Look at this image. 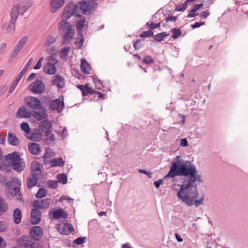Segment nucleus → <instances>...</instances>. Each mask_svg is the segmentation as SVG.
<instances>
[{
  "label": "nucleus",
  "instance_id": "1",
  "mask_svg": "<svg viewBox=\"0 0 248 248\" xmlns=\"http://www.w3.org/2000/svg\"><path fill=\"white\" fill-rule=\"evenodd\" d=\"M175 159V161L171 162L170 171L164 179L177 176H185L182 180L183 184L180 186L177 193L179 199L187 206L194 205L197 207L203 204L204 198L203 196L198 197L196 184L197 182H202L201 175L197 173L196 167L190 161H185L180 156H177Z\"/></svg>",
  "mask_w": 248,
  "mask_h": 248
},
{
  "label": "nucleus",
  "instance_id": "2",
  "mask_svg": "<svg viewBox=\"0 0 248 248\" xmlns=\"http://www.w3.org/2000/svg\"><path fill=\"white\" fill-rule=\"evenodd\" d=\"M25 102L32 112V116L37 121H43L47 117L45 108L42 106L40 99L34 96H28L25 98Z\"/></svg>",
  "mask_w": 248,
  "mask_h": 248
},
{
  "label": "nucleus",
  "instance_id": "3",
  "mask_svg": "<svg viewBox=\"0 0 248 248\" xmlns=\"http://www.w3.org/2000/svg\"><path fill=\"white\" fill-rule=\"evenodd\" d=\"M4 159L12 169L18 172L23 171L26 167L23 158H21L17 152H13L4 155Z\"/></svg>",
  "mask_w": 248,
  "mask_h": 248
},
{
  "label": "nucleus",
  "instance_id": "4",
  "mask_svg": "<svg viewBox=\"0 0 248 248\" xmlns=\"http://www.w3.org/2000/svg\"><path fill=\"white\" fill-rule=\"evenodd\" d=\"M78 4L79 10L82 11V13L86 15L92 14L96 7L97 4L93 1H87L82 0Z\"/></svg>",
  "mask_w": 248,
  "mask_h": 248
},
{
  "label": "nucleus",
  "instance_id": "5",
  "mask_svg": "<svg viewBox=\"0 0 248 248\" xmlns=\"http://www.w3.org/2000/svg\"><path fill=\"white\" fill-rule=\"evenodd\" d=\"M77 12H79L78 4L74 2H70L64 8L62 18L67 20L72 16L75 15Z\"/></svg>",
  "mask_w": 248,
  "mask_h": 248
},
{
  "label": "nucleus",
  "instance_id": "6",
  "mask_svg": "<svg viewBox=\"0 0 248 248\" xmlns=\"http://www.w3.org/2000/svg\"><path fill=\"white\" fill-rule=\"evenodd\" d=\"M46 86L42 80H37L28 86V90L34 94H41L44 93Z\"/></svg>",
  "mask_w": 248,
  "mask_h": 248
},
{
  "label": "nucleus",
  "instance_id": "7",
  "mask_svg": "<svg viewBox=\"0 0 248 248\" xmlns=\"http://www.w3.org/2000/svg\"><path fill=\"white\" fill-rule=\"evenodd\" d=\"M56 227L60 233L64 235H69L74 231L73 225L68 222L63 224H57Z\"/></svg>",
  "mask_w": 248,
  "mask_h": 248
},
{
  "label": "nucleus",
  "instance_id": "8",
  "mask_svg": "<svg viewBox=\"0 0 248 248\" xmlns=\"http://www.w3.org/2000/svg\"><path fill=\"white\" fill-rule=\"evenodd\" d=\"M52 124L50 121L48 120L43 121L40 124L39 127L42 132L45 134L46 136L51 132Z\"/></svg>",
  "mask_w": 248,
  "mask_h": 248
},
{
  "label": "nucleus",
  "instance_id": "9",
  "mask_svg": "<svg viewBox=\"0 0 248 248\" xmlns=\"http://www.w3.org/2000/svg\"><path fill=\"white\" fill-rule=\"evenodd\" d=\"M64 102L61 101L59 99H56L50 104V109L53 111H57L58 112H60L63 109L64 107Z\"/></svg>",
  "mask_w": 248,
  "mask_h": 248
},
{
  "label": "nucleus",
  "instance_id": "10",
  "mask_svg": "<svg viewBox=\"0 0 248 248\" xmlns=\"http://www.w3.org/2000/svg\"><path fill=\"white\" fill-rule=\"evenodd\" d=\"M49 199H46L41 200H36L33 202V206L34 208H39L41 209L47 208L50 205Z\"/></svg>",
  "mask_w": 248,
  "mask_h": 248
},
{
  "label": "nucleus",
  "instance_id": "11",
  "mask_svg": "<svg viewBox=\"0 0 248 248\" xmlns=\"http://www.w3.org/2000/svg\"><path fill=\"white\" fill-rule=\"evenodd\" d=\"M30 234L31 237L38 240L42 236V229L39 226H34L30 229Z\"/></svg>",
  "mask_w": 248,
  "mask_h": 248
},
{
  "label": "nucleus",
  "instance_id": "12",
  "mask_svg": "<svg viewBox=\"0 0 248 248\" xmlns=\"http://www.w3.org/2000/svg\"><path fill=\"white\" fill-rule=\"evenodd\" d=\"M32 115V112L28 110L25 106H21L18 109L16 117L17 118H30Z\"/></svg>",
  "mask_w": 248,
  "mask_h": 248
},
{
  "label": "nucleus",
  "instance_id": "13",
  "mask_svg": "<svg viewBox=\"0 0 248 248\" xmlns=\"http://www.w3.org/2000/svg\"><path fill=\"white\" fill-rule=\"evenodd\" d=\"M63 35L62 44L68 45L71 40L73 39L75 35V30L74 28L65 32Z\"/></svg>",
  "mask_w": 248,
  "mask_h": 248
},
{
  "label": "nucleus",
  "instance_id": "14",
  "mask_svg": "<svg viewBox=\"0 0 248 248\" xmlns=\"http://www.w3.org/2000/svg\"><path fill=\"white\" fill-rule=\"evenodd\" d=\"M53 85H56L59 89L62 88L65 85V80L61 76L56 75L51 81Z\"/></svg>",
  "mask_w": 248,
  "mask_h": 248
},
{
  "label": "nucleus",
  "instance_id": "15",
  "mask_svg": "<svg viewBox=\"0 0 248 248\" xmlns=\"http://www.w3.org/2000/svg\"><path fill=\"white\" fill-rule=\"evenodd\" d=\"M49 217H67V214L62 209L52 208L49 213Z\"/></svg>",
  "mask_w": 248,
  "mask_h": 248
},
{
  "label": "nucleus",
  "instance_id": "16",
  "mask_svg": "<svg viewBox=\"0 0 248 248\" xmlns=\"http://www.w3.org/2000/svg\"><path fill=\"white\" fill-rule=\"evenodd\" d=\"M72 28H73V26L69 22L64 20H61L59 23V31L61 34L64 33Z\"/></svg>",
  "mask_w": 248,
  "mask_h": 248
},
{
  "label": "nucleus",
  "instance_id": "17",
  "mask_svg": "<svg viewBox=\"0 0 248 248\" xmlns=\"http://www.w3.org/2000/svg\"><path fill=\"white\" fill-rule=\"evenodd\" d=\"M64 3V0H51L50 5V10L55 13L58 9L62 7Z\"/></svg>",
  "mask_w": 248,
  "mask_h": 248
},
{
  "label": "nucleus",
  "instance_id": "18",
  "mask_svg": "<svg viewBox=\"0 0 248 248\" xmlns=\"http://www.w3.org/2000/svg\"><path fill=\"white\" fill-rule=\"evenodd\" d=\"M32 5V2L30 0H24L18 5L20 9V15H23L24 13Z\"/></svg>",
  "mask_w": 248,
  "mask_h": 248
},
{
  "label": "nucleus",
  "instance_id": "19",
  "mask_svg": "<svg viewBox=\"0 0 248 248\" xmlns=\"http://www.w3.org/2000/svg\"><path fill=\"white\" fill-rule=\"evenodd\" d=\"M43 69L44 72L48 75H54L56 72V66L54 65V63L50 62H47L46 63L44 66Z\"/></svg>",
  "mask_w": 248,
  "mask_h": 248
},
{
  "label": "nucleus",
  "instance_id": "20",
  "mask_svg": "<svg viewBox=\"0 0 248 248\" xmlns=\"http://www.w3.org/2000/svg\"><path fill=\"white\" fill-rule=\"evenodd\" d=\"M30 152L34 155H38L41 151L40 145L36 143H31L28 145Z\"/></svg>",
  "mask_w": 248,
  "mask_h": 248
},
{
  "label": "nucleus",
  "instance_id": "21",
  "mask_svg": "<svg viewBox=\"0 0 248 248\" xmlns=\"http://www.w3.org/2000/svg\"><path fill=\"white\" fill-rule=\"evenodd\" d=\"M18 14H20V9L18 5H14L11 11V20L13 23L16 22Z\"/></svg>",
  "mask_w": 248,
  "mask_h": 248
},
{
  "label": "nucleus",
  "instance_id": "22",
  "mask_svg": "<svg viewBox=\"0 0 248 248\" xmlns=\"http://www.w3.org/2000/svg\"><path fill=\"white\" fill-rule=\"evenodd\" d=\"M42 134L39 130L32 131L31 133L29 139L34 141H39L42 139Z\"/></svg>",
  "mask_w": 248,
  "mask_h": 248
},
{
  "label": "nucleus",
  "instance_id": "23",
  "mask_svg": "<svg viewBox=\"0 0 248 248\" xmlns=\"http://www.w3.org/2000/svg\"><path fill=\"white\" fill-rule=\"evenodd\" d=\"M7 141L9 144L13 146L18 145L19 141L14 133H9L8 135Z\"/></svg>",
  "mask_w": 248,
  "mask_h": 248
},
{
  "label": "nucleus",
  "instance_id": "24",
  "mask_svg": "<svg viewBox=\"0 0 248 248\" xmlns=\"http://www.w3.org/2000/svg\"><path fill=\"white\" fill-rule=\"evenodd\" d=\"M50 164L52 167H63L64 165V161L62 158H55L50 161Z\"/></svg>",
  "mask_w": 248,
  "mask_h": 248
},
{
  "label": "nucleus",
  "instance_id": "25",
  "mask_svg": "<svg viewBox=\"0 0 248 248\" xmlns=\"http://www.w3.org/2000/svg\"><path fill=\"white\" fill-rule=\"evenodd\" d=\"M80 20L78 21L76 27L78 30V33L81 32L82 31L83 28L85 26V22H86V18L84 16H81Z\"/></svg>",
  "mask_w": 248,
  "mask_h": 248
},
{
  "label": "nucleus",
  "instance_id": "26",
  "mask_svg": "<svg viewBox=\"0 0 248 248\" xmlns=\"http://www.w3.org/2000/svg\"><path fill=\"white\" fill-rule=\"evenodd\" d=\"M81 69L85 74H89L91 67L85 60H82L81 61Z\"/></svg>",
  "mask_w": 248,
  "mask_h": 248
},
{
  "label": "nucleus",
  "instance_id": "27",
  "mask_svg": "<svg viewBox=\"0 0 248 248\" xmlns=\"http://www.w3.org/2000/svg\"><path fill=\"white\" fill-rule=\"evenodd\" d=\"M42 166L37 161H33L31 164V171L42 172L41 169Z\"/></svg>",
  "mask_w": 248,
  "mask_h": 248
},
{
  "label": "nucleus",
  "instance_id": "28",
  "mask_svg": "<svg viewBox=\"0 0 248 248\" xmlns=\"http://www.w3.org/2000/svg\"><path fill=\"white\" fill-rule=\"evenodd\" d=\"M170 35V34L166 32H162L154 35V39L157 42H161Z\"/></svg>",
  "mask_w": 248,
  "mask_h": 248
},
{
  "label": "nucleus",
  "instance_id": "29",
  "mask_svg": "<svg viewBox=\"0 0 248 248\" xmlns=\"http://www.w3.org/2000/svg\"><path fill=\"white\" fill-rule=\"evenodd\" d=\"M8 209V205L5 201L0 196V216L3 213L6 212Z\"/></svg>",
  "mask_w": 248,
  "mask_h": 248
},
{
  "label": "nucleus",
  "instance_id": "30",
  "mask_svg": "<svg viewBox=\"0 0 248 248\" xmlns=\"http://www.w3.org/2000/svg\"><path fill=\"white\" fill-rule=\"evenodd\" d=\"M78 35L79 38V40L77 39L75 42V45L78 49H81L84 42V37L81 32H78Z\"/></svg>",
  "mask_w": 248,
  "mask_h": 248
},
{
  "label": "nucleus",
  "instance_id": "31",
  "mask_svg": "<svg viewBox=\"0 0 248 248\" xmlns=\"http://www.w3.org/2000/svg\"><path fill=\"white\" fill-rule=\"evenodd\" d=\"M58 181L62 184H66L67 182V175L64 173H60L57 176Z\"/></svg>",
  "mask_w": 248,
  "mask_h": 248
},
{
  "label": "nucleus",
  "instance_id": "32",
  "mask_svg": "<svg viewBox=\"0 0 248 248\" xmlns=\"http://www.w3.org/2000/svg\"><path fill=\"white\" fill-rule=\"evenodd\" d=\"M38 181L35 180L32 177H30L27 179V185L29 189H31L32 187L36 186Z\"/></svg>",
  "mask_w": 248,
  "mask_h": 248
},
{
  "label": "nucleus",
  "instance_id": "33",
  "mask_svg": "<svg viewBox=\"0 0 248 248\" xmlns=\"http://www.w3.org/2000/svg\"><path fill=\"white\" fill-rule=\"evenodd\" d=\"M94 91L93 90L92 88L89 87L88 83L86 84V87L85 88L82 95L83 96H87L89 94H93Z\"/></svg>",
  "mask_w": 248,
  "mask_h": 248
},
{
  "label": "nucleus",
  "instance_id": "34",
  "mask_svg": "<svg viewBox=\"0 0 248 248\" xmlns=\"http://www.w3.org/2000/svg\"><path fill=\"white\" fill-rule=\"evenodd\" d=\"M144 41L143 40L138 39L133 44V47L136 50H139L144 46Z\"/></svg>",
  "mask_w": 248,
  "mask_h": 248
},
{
  "label": "nucleus",
  "instance_id": "35",
  "mask_svg": "<svg viewBox=\"0 0 248 248\" xmlns=\"http://www.w3.org/2000/svg\"><path fill=\"white\" fill-rule=\"evenodd\" d=\"M28 38L27 36H24L23 38H22L20 41L17 43L16 46H18V48L20 49H21L24 46L26 45L27 41H28Z\"/></svg>",
  "mask_w": 248,
  "mask_h": 248
},
{
  "label": "nucleus",
  "instance_id": "36",
  "mask_svg": "<svg viewBox=\"0 0 248 248\" xmlns=\"http://www.w3.org/2000/svg\"><path fill=\"white\" fill-rule=\"evenodd\" d=\"M70 47H64L60 51V56L62 59H65L68 55V53L70 51Z\"/></svg>",
  "mask_w": 248,
  "mask_h": 248
},
{
  "label": "nucleus",
  "instance_id": "37",
  "mask_svg": "<svg viewBox=\"0 0 248 248\" xmlns=\"http://www.w3.org/2000/svg\"><path fill=\"white\" fill-rule=\"evenodd\" d=\"M14 191L15 194L16 196V199L20 202L23 201V197L20 191V189L17 187H15L14 188Z\"/></svg>",
  "mask_w": 248,
  "mask_h": 248
},
{
  "label": "nucleus",
  "instance_id": "38",
  "mask_svg": "<svg viewBox=\"0 0 248 248\" xmlns=\"http://www.w3.org/2000/svg\"><path fill=\"white\" fill-rule=\"evenodd\" d=\"M172 35L171 36V37L173 39H177L182 34V32L180 31V30L179 29L175 28L174 29H172L171 31Z\"/></svg>",
  "mask_w": 248,
  "mask_h": 248
},
{
  "label": "nucleus",
  "instance_id": "39",
  "mask_svg": "<svg viewBox=\"0 0 248 248\" xmlns=\"http://www.w3.org/2000/svg\"><path fill=\"white\" fill-rule=\"evenodd\" d=\"M86 240V237H79L73 241V243L77 245H80L85 243Z\"/></svg>",
  "mask_w": 248,
  "mask_h": 248
},
{
  "label": "nucleus",
  "instance_id": "40",
  "mask_svg": "<svg viewBox=\"0 0 248 248\" xmlns=\"http://www.w3.org/2000/svg\"><path fill=\"white\" fill-rule=\"evenodd\" d=\"M39 208H34L31 212V217H41L42 214Z\"/></svg>",
  "mask_w": 248,
  "mask_h": 248
},
{
  "label": "nucleus",
  "instance_id": "41",
  "mask_svg": "<svg viewBox=\"0 0 248 248\" xmlns=\"http://www.w3.org/2000/svg\"><path fill=\"white\" fill-rule=\"evenodd\" d=\"M142 38L151 37L154 36V32L151 30L142 32L140 35Z\"/></svg>",
  "mask_w": 248,
  "mask_h": 248
},
{
  "label": "nucleus",
  "instance_id": "42",
  "mask_svg": "<svg viewBox=\"0 0 248 248\" xmlns=\"http://www.w3.org/2000/svg\"><path fill=\"white\" fill-rule=\"evenodd\" d=\"M46 191L45 188H40L36 193V197L37 198H42L46 196Z\"/></svg>",
  "mask_w": 248,
  "mask_h": 248
},
{
  "label": "nucleus",
  "instance_id": "43",
  "mask_svg": "<svg viewBox=\"0 0 248 248\" xmlns=\"http://www.w3.org/2000/svg\"><path fill=\"white\" fill-rule=\"evenodd\" d=\"M21 129L24 131L26 133L29 134L30 131V128L29 124L26 122H24L21 124L20 125Z\"/></svg>",
  "mask_w": 248,
  "mask_h": 248
},
{
  "label": "nucleus",
  "instance_id": "44",
  "mask_svg": "<svg viewBox=\"0 0 248 248\" xmlns=\"http://www.w3.org/2000/svg\"><path fill=\"white\" fill-rule=\"evenodd\" d=\"M32 61H33L32 58L30 59L28 61V62H27V64H26V65L23 69V70H21V71L20 72L22 73V74L24 75L27 72V71H28L29 68H30L31 65V63L32 62Z\"/></svg>",
  "mask_w": 248,
  "mask_h": 248
},
{
  "label": "nucleus",
  "instance_id": "45",
  "mask_svg": "<svg viewBox=\"0 0 248 248\" xmlns=\"http://www.w3.org/2000/svg\"><path fill=\"white\" fill-rule=\"evenodd\" d=\"M15 24H16V22H14V23H13V21L10 20L9 25L7 28L8 31L9 33H10L11 34H13L14 32H15Z\"/></svg>",
  "mask_w": 248,
  "mask_h": 248
},
{
  "label": "nucleus",
  "instance_id": "46",
  "mask_svg": "<svg viewBox=\"0 0 248 248\" xmlns=\"http://www.w3.org/2000/svg\"><path fill=\"white\" fill-rule=\"evenodd\" d=\"M143 62L145 64H151L154 62L153 59L150 56H145L143 60Z\"/></svg>",
  "mask_w": 248,
  "mask_h": 248
},
{
  "label": "nucleus",
  "instance_id": "47",
  "mask_svg": "<svg viewBox=\"0 0 248 248\" xmlns=\"http://www.w3.org/2000/svg\"><path fill=\"white\" fill-rule=\"evenodd\" d=\"M203 3H201L199 4H195L193 6V8L191 10L190 12L195 13L196 11H198L201 8H202L203 7Z\"/></svg>",
  "mask_w": 248,
  "mask_h": 248
},
{
  "label": "nucleus",
  "instance_id": "48",
  "mask_svg": "<svg viewBox=\"0 0 248 248\" xmlns=\"http://www.w3.org/2000/svg\"><path fill=\"white\" fill-rule=\"evenodd\" d=\"M48 186L50 188L55 189L58 186V183L56 181H51L48 183Z\"/></svg>",
  "mask_w": 248,
  "mask_h": 248
},
{
  "label": "nucleus",
  "instance_id": "49",
  "mask_svg": "<svg viewBox=\"0 0 248 248\" xmlns=\"http://www.w3.org/2000/svg\"><path fill=\"white\" fill-rule=\"evenodd\" d=\"M177 19V16H169L165 18V21L166 22L169 21L175 22Z\"/></svg>",
  "mask_w": 248,
  "mask_h": 248
},
{
  "label": "nucleus",
  "instance_id": "50",
  "mask_svg": "<svg viewBox=\"0 0 248 248\" xmlns=\"http://www.w3.org/2000/svg\"><path fill=\"white\" fill-rule=\"evenodd\" d=\"M55 41H56V39L55 37L49 36L48 37V38L47 39V42H46V45L47 46H50L53 43L55 42Z\"/></svg>",
  "mask_w": 248,
  "mask_h": 248
},
{
  "label": "nucleus",
  "instance_id": "51",
  "mask_svg": "<svg viewBox=\"0 0 248 248\" xmlns=\"http://www.w3.org/2000/svg\"><path fill=\"white\" fill-rule=\"evenodd\" d=\"M160 22H158L157 23L152 22L149 25V28L150 30H153L159 27L160 26Z\"/></svg>",
  "mask_w": 248,
  "mask_h": 248
},
{
  "label": "nucleus",
  "instance_id": "52",
  "mask_svg": "<svg viewBox=\"0 0 248 248\" xmlns=\"http://www.w3.org/2000/svg\"><path fill=\"white\" fill-rule=\"evenodd\" d=\"M46 142L48 144H50L51 143H52L55 140V138L53 134H51L49 136V137H47L46 139Z\"/></svg>",
  "mask_w": 248,
  "mask_h": 248
},
{
  "label": "nucleus",
  "instance_id": "53",
  "mask_svg": "<svg viewBox=\"0 0 248 248\" xmlns=\"http://www.w3.org/2000/svg\"><path fill=\"white\" fill-rule=\"evenodd\" d=\"M41 172H38L36 171H31V177L38 181L39 176L41 175Z\"/></svg>",
  "mask_w": 248,
  "mask_h": 248
},
{
  "label": "nucleus",
  "instance_id": "54",
  "mask_svg": "<svg viewBox=\"0 0 248 248\" xmlns=\"http://www.w3.org/2000/svg\"><path fill=\"white\" fill-rule=\"evenodd\" d=\"M13 217H21V213L19 208H17L14 210Z\"/></svg>",
  "mask_w": 248,
  "mask_h": 248
},
{
  "label": "nucleus",
  "instance_id": "55",
  "mask_svg": "<svg viewBox=\"0 0 248 248\" xmlns=\"http://www.w3.org/2000/svg\"><path fill=\"white\" fill-rule=\"evenodd\" d=\"M20 50L21 49L18 48V46H15L14 51H13L12 54L11 55V57H15L20 52Z\"/></svg>",
  "mask_w": 248,
  "mask_h": 248
},
{
  "label": "nucleus",
  "instance_id": "56",
  "mask_svg": "<svg viewBox=\"0 0 248 248\" xmlns=\"http://www.w3.org/2000/svg\"><path fill=\"white\" fill-rule=\"evenodd\" d=\"M8 165L3 161H0V170H7Z\"/></svg>",
  "mask_w": 248,
  "mask_h": 248
},
{
  "label": "nucleus",
  "instance_id": "57",
  "mask_svg": "<svg viewBox=\"0 0 248 248\" xmlns=\"http://www.w3.org/2000/svg\"><path fill=\"white\" fill-rule=\"evenodd\" d=\"M51 63H54V65L56 64L58 62L57 60L55 58V57L53 55H51L48 58V62Z\"/></svg>",
  "mask_w": 248,
  "mask_h": 248
},
{
  "label": "nucleus",
  "instance_id": "58",
  "mask_svg": "<svg viewBox=\"0 0 248 248\" xmlns=\"http://www.w3.org/2000/svg\"><path fill=\"white\" fill-rule=\"evenodd\" d=\"M41 220V218H30V221L32 224H38Z\"/></svg>",
  "mask_w": 248,
  "mask_h": 248
},
{
  "label": "nucleus",
  "instance_id": "59",
  "mask_svg": "<svg viewBox=\"0 0 248 248\" xmlns=\"http://www.w3.org/2000/svg\"><path fill=\"white\" fill-rule=\"evenodd\" d=\"M93 81L94 84L96 85V87H97L98 88H100V87L102 86V84L101 83L100 80H99L98 78H93Z\"/></svg>",
  "mask_w": 248,
  "mask_h": 248
},
{
  "label": "nucleus",
  "instance_id": "60",
  "mask_svg": "<svg viewBox=\"0 0 248 248\" xmlns=\"http://www.w3.org/2000/svg\"><path fill=\"white\" fill-rule=\"evenodd\" d=\"M205 24L204 22H195L194 24L191 25V27L193 29H196L197 28H199L201 27L202 25H203Z\"/></svg>",
  "mask_w": 248,
  "mask_h": 248
},
{
  "label": "nucleus",
  "instance_id": "61",
  "mask_svg": "<svg viewBox=\"0 0 248 248\" xmlns=\"http://www.w3.org/2000/svg\"><path fill=\"white\" fill-rule=\"evenodd\" d=\"M43 59H44L43 57H42L39 60L38 62H37V63L35 64V65L34 67V68L35 69H39L41 68V63H42V61L43 60Z\"/></svg>",
  "mask_w": 248,
  "mask_h": 248
},
{
  "label": "nucleus",
  "instance_id": "62",
  "mask_svg": "<svg viewBox=\"0 0 248 248\" xmlns=\"http://www.w3.org/2000/svg\"><path fill=\"white\" fill-rule=\"evenodd\" d=\"M139 172L147 175L150 178H152V173L143 170H139Z\"/></svg>",
  "mask_w": 248,
  "mask_h": 248
},
{
  "label": "nucleus",
  "instance_id": "63",
  "mask_svg": "<svg viewBox=\"0 0 248 248\" xmlns=\"http://www.w3.org/2000/svg\"><path fill=\"white\" fill-rule=\"evenodd\" d=\"M17 85V84L14 81L13 82V83L11 85L10 88H9V90L8 91L9 93L11 94L13 92V91H14V90Z\"/></svg>",
  "mask_w": 248,
  "mask_h": 248
},
{
  "label": "nucleus",
  "instance_id": "64",
  "mask_svg": "<svg viewBox=\"0 0 248 248\" xmlns=\"http://www.w3.org/2000/svg\"><path fill=\"white\" fill-rule=\"evenodd\" d=\"M6 230V226L3 221H0V232H4Z\"/></svg>",
  "mask_w": 248,
  "mask_h": 248
}]
</instances>
